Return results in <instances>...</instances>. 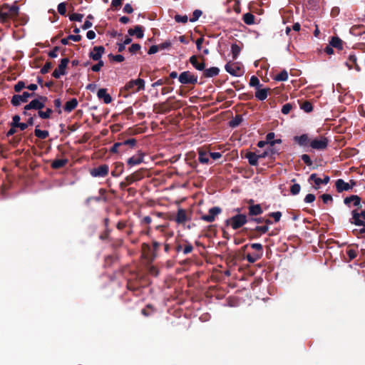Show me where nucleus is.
<instances>
[{
	"label": "nucleus",
	"mask_w": 365,
	"mask_h": 365,
	"mask_svg": "<svg viewBox=\"0 0 365 365\" xmlns=\"http://www.w3.org/2000/svg\"><path fill=\"white\" fill-rule=\"evenodd\" d=\"M190 217L186 210L183 209H178L175 217V222L178 224H185L190 220Z\"/></svg>",
	"instance_id": "16"
},
{
	"label": "nucleus",
	"mask_w": 365,
	"mask_h": 365,
	"mask_svg": "<svg viewBox=\"0 0 365 365\" xmlns=\"http://www.w3.org/2000/svg\"><path fill=\"white\" fill-rule=\"evenodd\" d=\"M58 11L61 15H65L66 12V4L64 3H61L58 6Z\"/></svg>",
	"instance_id": "53"
},
{
	"label": "nucleus",
	"mask_w": 365,
	"mask_h": 365,
	"mask_svg": "<svg viewBox=\"0 0 365 365\" xmlns=\"http://www.w3.org/2000/svg\"><path fill=\"white\" fill-rule=\"evenodd\" d=\"M68 160L66 159H57L53 161L51 167L53 169H58L66 165Z\"/></svg>",
	"instance_id": "30"
},
{
	"label": "nucleus",
	"mask_w": 365,
	"mask_h": 365,
	"mask_svg": "<svg viewBox=\"0 0 365 365\" xmlns=\"http://www.w3.org/2000/svg\"><path fill=\"white\" fill-rule=\"evenodd\" d=\"M33 95V93H29V92H24L21 95H15L12 97L11 103L14 106H19L21 102H27L29 98Z\"/></svg>",
	"instance_id": "13"
},
{
	"label": "nucleus",
	"mask_w": 365,
	"mask_h": 365,
	"mask_svg": "<svg viewBox=\"0 0 365 365\" xmlns=\"http://www.w3.org/2000/svg\"><path fill=\"white\" fill-rule=\"evenodd\" d=\"M292 108V105L289 103H287L282 106V113L287 115L290 112Z\"/></svg>",
	"instance_id": "52"
},
{
	"label": "nucleus",
	"mask_w": 365,
	"mask_h": 365,
	"mask_svg": "<svg viewBox=\"0 0 365 365\" xmlns=\"http://www.w3.org/2000/svg\"><path fill=\"white\" fill-rule=\"evenodd\" d=\"M352 215V221L351 223L356 225H364L365 223V210L361 211L360 213L356 210H353L351 212Z\"/></svg>",
	"instance_id": "11"
},
{
	"label": "nucleus",
	"mask_w": 365,
	"mask_h": 365,
	"mask_svg": "<svg viewBox=\"0 0 365 365\" xmlns=\"http://www.w3.org/2000/svg\"><path fill=\"white\" fill-rule=\"evenodd\" d=\"M359 226H362V227L354 230L353 232L357 237H365V222Z\"/></svg>",
	"instance_id": "35"
},
{
	"label": "nucleus",
	"mask_w": 365,
	"mask_h": 365,
	"mask_svg": "<svg viewBox=\"0 0 365 365\" xmlns=\"http://www.w3.org/2000/svg\"><path fill=\"white\" fill-rule=\"evenodd\" d=\"M302 160L304 163H306L307 165H312V160L309 158V156L307 154H304L302 155Z\"/></svg>",
	"instance_id": "58"
},
{
	"label": "nucleus",
	"mask_w": 365,
	"mask_h": 365,
	"mask_svg": "<svg viewBox=\"0 0 365 365\" xmlns=\"http://www.w3.org/2000/svg\"><path fill=\"white\" fill-rule=\"evenodd\" d=\"M128 34L130 36L136 35V36L139 38L143 37V28L140 26H136L133 29H130L128 30Z\"/></svg>",
	"instance_id": "25"
},
{
	"label": "nucleus",
	"mask_w": 365,
	"mask_h": 365,
	"mask_svg": "<svg viewBox=\"0 0 365 365\" xmlns=\"http://www.w3.org/2000/svg\"><path fill=\"white\" fill-rule=\"evenodd\" d=\"M353 202L354 206L358 207H361V198L358 195H351L349 197H346L344 199V203L346 205H349V203Z\"/></svg>",
	"instance_id": "22"
},
{
	"label": "nucleus",
	"mask_w": 365,
	"mask_h": 365,
	"mask_svg": "<svg viewBox=\"0 0 365 365\" xmlns=\"http://www.w3.org/2000/svg\"><path fill=\"white\" fill-rule=\"evenodd\" d=\"M269 215L274 218L275 222H278L281 218L282 213L280 212H275L270 213Z\"/></svg>",
	"instance_id": "57"
},
{
	"label": "nucleus",
	"mask_w": 365,
	"mask_h": 365,
	"mask_svg": "<svg viewBox=\"0 0 365 365\" xmlns=\"http://www.w3.org/2000/svg\"><path fill=\"white\" fill-rule=\"evenodd\" d=\"M315 200V196L313 194H308L304 198V201L307 203H310L314 202Z\"/></svg>",
	"instance_id": "60"
},
{
	"label": "nucleus",
	"mask_w": 365,
	"mask_h": 365,
	"mask_svg": "<svg viewBox=\"0 0 365 365\" xmlns=\"http://www.w3.org/2000/svg\"><path fill=\"white\" fill-rule=\"evenodd\" d=\"M329 140L324 136H320L310 141V146L315 150H324L327 148Z\"/></svg>",
	"instance_id": "6"
},
{
	"label": "nucleus",
	"mask_w": 365,
	"mask_h": 365,
	"mask_svg": "<svg viewBox=\"0 0 365 365\" xmlns=\"http://www.w3.org/2000/svg\"><path fill=\"white\" fill-rule=\"evenodd\" d=\"M47 98L45 96H39L38 98L31 101L24 107V110L35 109L41 110L45 106Z\"/></svg>",
	"instance_id": "4"
},
{
	"label": "nucleus",
	"mask_w": 365,
	"mask_h": 365,
	"mask_svg": "<svg viewBox=\"0 0 365 365\" xmlns=\"http://www.w3.org/2000/svg\"><path fill=\"white\" fill-rule=\"evenodd\" d=\"M104 63L102 61L99 60L98 63L92 66V71L97 72L101 70V68L103 66Z\"/></svg>",
	"instance_id": "55"
},
{
	"label": "nucleus",
	"mask_w": 365,
	"mask_h": 365,
	"mask_svg": "<svg viewBox=\"0 0 365 365\" xmlns=\"http://www.w3.org/2000/svg\"><path fill=\"white\" fill-rule=\"evenodd\" d=\"M227 72L232 76H240L244 73L242 66L239 63L229 62L225 65Z\"/></svg>",
	"instance_id": "5"
},
{
	"label": "nucleus",
	"mask_w": 365,
	"mask_h": 365,
	"mask_svg": "<svg viewBox=\"0 0 365 365\" xmlns=\"http://www.w3.org/2000/svg\"><path fill=\"white\" fill-rule=\"evenodd\" d=\"M53 110L51 108H47L46 111L38 110V115L43 119L49 118Z\"/></svg>",
	"instance_id": "37"
},
{
	"label": "nucleus",
	"mask_w": 365,
	"mask_h": 365,
	"mask_svg": "<svg viewBox=\"0 0 365 365\" xmlns=\"http://www.w3.org/2000/svg\"><path fill=\"white\" fill-rule=\"evenodd\" d=\"M336 187L338 192H342L344 190H348L351 188L349 183L344 182L341 179H339L336 182Z\"/></svg>",
	"instance_id": "24"
},
{
	"label": "nucleus",
	"mask_w": 365,
	"mask_h": 365,
	"mask_svg": "<svg viewBox=\"0 0 365 365\" xmlns=\"http://www.w3.org/2000/svg\"><path fill=\"white\" fill-rule=\"evenodd\" d=\"M300 108L307 113L312 110V106L309 101L303 102L301 104Z\"/></svg>",
	"instance_id": "42"
},
{
	"label": "nucleus",
	"mask_w": 365,
	"mask_h": 365,
	"mask_svg": "<svg viewBox=\"0 0 365 365\" xmlns=\"http://www.w3.org/2000/svg\"><path fill=\"white\" fill-rule=\"evenodd\" d=\"M309 181H314L315 186V189H318L319 186L322 183V179L317 177V174H312L309 177Z\"/></svg>",
	"instance_id": "34"
},
{
	"label": "nucleus",
	"mask_w": 365,
	"mask_h": 365,
	"mask_svg": "<svg viewBox=\"0 0 365 365\" xmlns=\"http://www.w3.org/2000/svg\"><path fill=\"white\" fill-rule=\"evenodd\" d=\"M294 141L301 146L310 145V140L307 134H303L300 136H295L294 138Z\"/></svg>",
	"instance_id": "21"
},
{
	"label": "nucleus",
	"mask_w": 365,
	"mask_h": 365,
	"mask_svg": "<svg viewBox=\"0 0 365 365\" xmlns=\"http://www.w3.org/2000/svg\"><path fill=\"white\" fill-rule=\"evenodd\" d=\"M148 309H152V306H151V305H150V304L147 305L146 308L143 309L141 310V314H142L143 315H144L145 317H148V316H150V315L151 314V313H150V312H149L148 311Z\"/></svg>",
	"instance_id": "62"
},
{
	"label": "nucleus",
	"mask_w": 365,
	"mask_h": 365,
	"mask_svg": "<svg viewBox=\"0 0 365 365\" xmlns=\"http://www.w3.org/2000/svg\"><path fill=\"white\" fill-rule=\"evenodd\" d=\"M77 105H78L77 100L76 98H72L71 100L66 102L65 107H64V110L66 112L70 113L71 111H72L73 109H75L76 108Z\"/></svg>",
	"instance_id": "28"
},
{
	"label": "nucleus",
	"mask_w": 365,
	"mask_h": 365,
	"mask_svg": "<svg viewBox=\"0 0 365 365\" xmlns=\"http://www.w3.org/2000/svg\"><path fill=\"white\" fill-rule=\"evenodd\" d=\"M145 170V169L142 168V169H140V170L134 172L131 175H128L126 177L127 182H128V183H130V185H131L134 182L138 181V180L143 179L144 178Z\"/></svg>",
	"instance_id": "15"
},
{
	"label": "nucleus",
	"mask_w": 365,
	"mask_h": 365,
	"mask_svg": "<svg viewBox=\"0 0 365 365\" xmlns=\"http://www.w3.org/2000/svg\"><path fill=\"white\" fill-rule=\"evenodd\" d=\"M202 15V11L200 10H195L192 13V16L190 18V21L194 22L197 21L199 17Z\"/></svg>",
	"instance_id": "49"
},
{
	"label": "nucleus",
	"mask_w": 365,
	"mask_h": 365,
	"mask_svg": "<svg viewBox=\"0 0 365 365\" xmlns=\"http://www.w3.org/2000/svg\"><path fill=\"white\" fill-rule=\"evenodd\" d=\"M197 78L189 71H184L179 76V81L183 84H195L197 83Z\"/></svg>",
	"instance_id": "7"
},
{
	"label": "nucleus",
	"mask_w": 365,
	"mask_h": 365,
	"mask_svg": "<svg viewBox=\"0 0 365 365\" xmlns=\"http://www.w3.org/2000/svg\"><path fill=\"white\" fill-rule=\"evenodd\" d=\"M175 21L178 23H183L185 24L187 22L188 18L186 15L181 16V15H176L175 16Z\"/></svg>",
	"instance_id": "44"
},
{
	"label": "nucleus",
	"mask_w": 365,
	"mask_h": 365,
	"mask_svg": "<svg viewBox=\"0 0 365 365\" xmlns=\"http://www.w3.org/2000/svg\"><path fill=\"white\" fill-rule=\"evenodd\" d=\"M262 282V278L261 277H256L253 279V281L251 283V287L252 289H255L256 287L259 285L261 282Z\"/></svg>",
	"instance_id": "51"
},
{
	"label": "nucleus",
	"mask_w": 365,
	"mask_h": 365,
	"mask_svg": "<svg viewBox=\"0 0 365 365\" xmlns=\"http://www.w3.org/2000/svg\"><path fill=\"white\" fill-rule=\"evenodd\" d=\"M19 14V7L16 5L4 4L0 6V20L5 23L11 19L16 18Z\"/></svg>",
	"instance_id": "1"
},
{
	"label": "nucleus",
	"mask_w": 365,
	"mask_h": 365,
	"mask_svg": "<svg viewBox=\"0 0 365 365\" xmlns=\"http://www.w3.org/2000/svg\"><path fill=\"white\" fill-rule=\"evenodd\" d=\"M221 212V209L217 207H212L209 210L208 214L203 215L201 219L207 222H212L215 220L216 216Z\"/></svg>",
	"instance_id": "10"
},
{
	"label": "nucleus",
	"mask_w": 365,
	"mask_h": 365,
	"mask_svg": "<svg viewBox=\"0 0 365 365\" xmlns=\"http://www.w3.org/2000/svg\"><path fill=\"white\" fill-rule=\"evenodd\" d=\"M83 15L80 14H73L70 16V19L71 21H81L83 19Z\"/></svg>",
	"instance_id": "50"
},
{
	"label": "nucleus",
	"mask_w": 365,
	"mask_h": 365,
	"mask_svg": "<svg viewBox=\"0 0 365 365\" xmlns=\"http://www.w3.org/2000/svg\"><path fill=\"white\" fill-rule=\"evenodd\" d=\"M220 70L217 67H211L207 69H204L203 75L206 78H211L218 75Z\"/></svg>",
	"instance_id": "26"
},
{
	"label": "nucleus",
	"mask_w": 365,
	"mask_h": 365,
	"mask_svg": "<svg viewBox=\"0 0 365 365\" xmlns=\"http://www.w3.org/2000/svg\"><path fill=\"white\" fill-rule=\"evenodd\" d=\"M262 212L259 205H254L249 207V213L250 215H257Z\"/></svg>",
	"instance_id": "31"
},
{
	"label": "nucleus",
	"mask_w": 365,
	"mask_h": 365,
	"mask_svg": "<svg viewBox=\"0 0 365 365\" xmlns=\"http://www.w3.org/2000/svg\"><path fill=\"white\" fill-rule=\"evenodd\" d=\"M109 168L107 165H102L91 170L90 173L93 177H105L108 174Z\"/></svg>",
	"instance_id": "8"
},
{
	"label": "nucleus",
	"mask_w": 365,
	"mask_h": 365,
	"mask_svg": "<svg viewBox=\"0 0 365 365\" xmlns=\"http://www.w3.org/2000/svg\"><path fill=\"white\" fill-rule=\"evenodd\" d=\"M140 287V285L138 284H135L133 282H132L130 279H128V283H127V287L128 289H130V290H133V291H135V290H137L138 289V287Z\"/></svg>",
	"instance_id": "47"
},
{
	"label": "nucleus",
	"mask_w": 365,
	"mask_h": 365,
	"mask_svg": "<svg viewBox=\"0 0 365 365\" xmlns=\"http://www.w3.org/2000/svg\"><path fill=\"white\" fill-rule=\"evenodd\" d=\"M250 85L251 86L256 87V88L258 87H262L259 78L255 76L251 77L250 81Z\"/></svg>",
	"instance_id": "41"
},
{
	"label": "nucleus",
	"mask_w": 365,
	"mask_h": 365,
	"mask_svg": "<svg viewBox=\"0 0 365 365\" xmlns=\"http://www.w3.org/2000/svg\"><path fill=\"white\" fill-rule=\"evenodd\" d=\"M170 46H171V43L169 41H165V42L158 45L160 51L168 48Z\"/></svg>",
	"instance_id": "59"
},
{
	"label": "nucleus",
	"mask_w": 365,
	"mask_h": 365,
	"mask_svg": "<svg viewBox=\"0 0 365 365\" xmlns=\"http://www.w3.org/2000/svg\"><path fill=\"white\" fill-rule=\"evenodd\" d=\"M255 230L261 233H266L269 230V227L267 226H258Z\"/></svg>",
	"instance_id": "64"
},
{
	"label": "nucleus",
	"mask_w": 365,
	"mask_h": 365,
	"mask_svg": "<svg viewBox=\"0 0 365 365\" xmlns=\"http://www.w3.org/2000/svg\"><path fill=\"white\" fill-rule=\"evenodd\" d=\"M144 157V153L138 151L135 155L128 159L127 163L130 167L138 165L143 162Z\"/></svg>",
	"instance_id": "12"
},
{
	"label": "nucleus",
	"mask_w": 365,
	"mask_h": 365,
	"mask_svg": "<svg viewBox=\"0 0 365 365\" xmlns=\"http://www.w3.org/2000/svg\"><path fill=\"white\" fill-rule=\"evenodd\" d=\"M160 51L158 45L152 46L148 51V54H154Z\"/></svg>",
	"instance_id": "63"
},
{
	"label": "nucleus",
	"mask_w": 365,
	"mask_h": 365,
	"mask_svg": "<svg viewBox=\"0 0 365 365\" xmlns=\"http://www.w3.org/2000/svg\"><path fill=\"white\" fill-rule=\"evenodd\" d=\"M145 88V81L141 78L130 81L124 86V90L128 93L138 92Z\"/></svg>",
	"instance_id": "2"
},
{
	"label": "nucleus",
	"mask_w": 365,
	"mask_h": 365,
	"mask_svg": "<svg viewBox=\"0 0 365 365\" xmlns=\"http://www.w3.org/2000/svg\"><path fill=\"white\" fill-rule=\"evenodd\" d=\"M52 67V64L50 62H47L45 63V65L43 66V68L41 70V72L43 74L46 73Z\"/></svg>",
	"instance_id": "54"
},
{
	"label": "nucleus",
	"mask_w": 365,
	"mask_h": 365,
	"mask_svg": "<svg viewBox=\"0 0 365 365\" xmlns=\"http://www.w3.org/2000/svg\"><path fill=\"white\" fill-rule=\"evenodd\" d=\"M105 51L103 46H95L90 53V57L94 61H99Z\"/></svg>",
	"instance_id": "18"
},
{
	"label": "nucleus",
	"mask_w": 365,
	"mask_h": 365,
	"mask_svg": "<svg viewBox=\"0 0 365 365\" xmlns=\"http://www.w3.org/2000/svg\"><path fill=\"white\" fill-rule=\"evenodd\" d=\"M140 49V46L138 43H133L131 45V46L129 48V51L131 53H135L138 51Z\"/></svg>",
	"instance_id": "56"
},
{
	"label": "nucleus",
	"mask_w": 365,
	"mask_h": 365,
	"mask_svg": "<svg viewBox=\"0 0 365 365\" xmlns=\"http://www.w3.org/2000/svg\"><path fill=\"white\" fill-rule=\"evenodd\" d=\"M288 78V73L286 71H282L279 74L276 75L274 79L279 81H284Z\"/></svg>",
	"instance_id": "38"
},
{
	"label": "nucleus",
	"mask_w": 365,
	"mask_h": 365,
	"mask_svg": "<svg viewBox=\"0 0 365 365\" xmlns=\"http://www.w3.org/2000/svg\"><path fill=\"white\" fill-rule=\"evenodd\" d=\"M301 187L299 184H294L290 187V192L292 195H297L299 192Z\"/></svg>",
	"instance_id": "46"
},
{
	"label": "nucleus",
	"mask_w": 365,
	"mask_h": 365,
	"mask_svg": "<svg viewBox=\"0 0 365 365\" xmlns=\"http://www.w3.org/2000/svg\"><path fill=\"white\" fill-rule=\"evenodd\" d=\"M190 63L197 70L203 71L205 69V63H198L197 58L195 56H192L190 58Z\"/></svg>",
	"instance_id": "27"
},
{
	"label": "nucleus",
	"mask_w": 365,
	"mask_h": 365,
	"mask_svg": "<svg viewBox=\"0 0 365 365\" xmlns=\"http://www.w3.org/2000/svg\"><path fill=\"white\" fill-rule=\"evenodd\" d=\"M260 155H256L255 153H248L246 154V158L248 160L249 163L252 165H256Z\"/></svg>",
	"instance_id": "29"
},
{
	"label": "nucleus",
	"mask_w": 365,
	"mask_h": 365,
	"mask_svg": "<svg viewBox=\"0 0 365 365\" xmlns=\"http://www.w3.org/2000/svg\"><path fill=\"white\" fill-rule=\"evenodd\" d=\"M142 257L148 262L152 261L155 257L154 251L148 245L143 244L142 246Z\"/></svg>",
	"instance_id": "14"
},
{
	"label": "nucleus",
	"mask_w": 365,
	"mask_h": 365,
	"mask_svg": "<svg viewBox=\"0 0 365 365\" xmlns=\"http://www.w3.org/2000/svg\"><path fill=\"white\" fill-rule=\"evenodd\" d=\"M247 222V217L245 215L239 214L233 216L226 220L227 225H230L232 229L237 230L243 226Z\"/></svg>",
	"instance_id": "3"
},
{
	"label": "nucleus",
	"mask_w": 365,
	"mask_h": 365,
	"mask_svg": "<svg viewBox=\"0 0 365 365\" xmlns=\"http://www.w3.org/2000/svg\"><path fill=\"white\" fill-rule=\"evenodd\" d=\"M262 257L261 253H255L253 255L247 254L246 255L247 259L250 262H255Z\"/></svg>",
	"instance_id": "40"
},
{
	"label": "nucleus",
	"mask_w": 365,
	"mask_h": 365,
	"mask_svg": "<svg viewBox=\"0 0 365 365\" xmlns=\"http://www.w3.org/2000/svg\"><path fill=\"white\" fill-rule=\"evenodd\" d=\"M35 135L40 139H46L48 136V132L47 130H41L40 129H35Z\"/></svg>",
	"instance_id": "36"
},
{
	"label": "nucleus",
	"mask_w": 365,
	"mask_h": 365,
	"mask_svg": "<svg viewBox=\"0 0 365 365\" xmlns=\"http://www.w3.org/2000/svg\"><path fill=\"white\" fill-rule=\"evenodd\" d=\"M354 65H355L356 68L358 69L357 65H356V58L355 56L351 55L349 58V63H347V66L349 68H352Z\"/></svg>",
	"instance_id": "43"
},
{
	"label": "nucleus",
	"mask_w": 365,
	"mask_h": 365,
	"mask_svg": "<svg viewBox=\"0 0 365 365\" xmlns=\"http://www.w3.org/2000/svg\"><path fill=\"white\" fill-rule=\"evenodd\" d=\"M198 160L202 164L209 163L210 154L202 148L198 150Z\"/></svg>",
	"instance_id": "23"
},
{
	"label": "nucleus",
	"mask_w": 365,
	"mask_h": 365,
	"mask_svg": "<svg viewBox=\"0 0 365 365\" xmlns=\"http://www.w3.org/2000/svg\"><path fill=\"white\" fill-rule=\"evenodd\" d=\"M270 88H262L258 87L255 91V97L259 101H264L267 98V93Z\"/></svg>",
	"instance_id": "20"
},
{
	"label": "nucleus",
	"mask_w": 365,
	"mask_h": 365,
	"mask_svg": "<svg viewBox=\"0 0 365 365\" xmlns=\"http://www.w3.org/2000/svg\"><path fill=\"white\" fill-rule=\"evenodd\" d=\"M26 87V84L24 81H19L14 86V91L16 92H20L23 88Z\"/></svg>",
	"instance_id": "48"
},
{
	"label": "nucleus",
	"mask_w": 365,
	"mask_h": 365,
	"mask_svg": "<svg viewBox=\"0 0 365 365\" xmlns=\"http://www.w3.org/2000/svg\"><path fill=\"white\" fill-rule=\"evenodd\" d=\"M240 50L241 49L238 45H237V44L232 45L231 51H232V57L234 59H236L237 58L238 55L240 53Z\"/></svg>",
	"instance_id": "39"
},
{
	"label": "nucleus",
	"mask_w": 365,
	"mask_h": 365,
	"mask_svg": "<svg viewBox=\"0 0 365 365\" xmlns=\"http://www.w3.org/2000/svg\"><path fill=\"white\" fill-rule=\"evenodd\" d=\"M243 21L248 25H252L255 23V16L251 13H246L243 15Z\"/></svg>",
	"instance_id": "33"
},
{
	"label": "nucleus",
	"mask_w": 365,
	"mask_h": 365,
	"mask_svg": "<svg viewBox=\"0 0 365 365\" xmlns=\"http://www.w3.org/2000/svg\"><path fill=\"white\" fill-rule=\"evenodd\" d=\"M322 200L324 203H327L329 202L332 201V197L330 195L328 194H324L322 196Z\"/></svg>",
	"instance_id": "61"
},
{
	"label": "nucleus",
	"mask_w": 365,
	"mask_h": 365,
	"mask_svg": "<svg viewBox=\"0 0 365 365\" xmlns=\"http://www.w3.org/2000/svg\"><path fill=\"white\" fill-rule=\"evenodd\" d=\"M68 62L69 61L66 58L61 59L60 64L53 71L52 76L56 78H58L61 76L64 75Z\"/></svg>",
	"instance_id": "9"
},
{
	"label": "nucleus",
	"mask_w": 365,
	"mask_h": 365,
	"mask_svg": "<svg viewBox=\"0 0 365 365\" xmlns=\"http://www.w3.org/2000/svg\"><path fill=\"white\" fill-rule=\"evenodd\" d=\"M97 96L99 99H103V102L106 104H108L112 101V98L107 93V90L106 88L99 89L97 93Z\"/></svg>",
	"instance_id": "19"
},
{
	"label": "nucleus",
	"mask_w": 365,
	"mask_h": 365,
	"mask_svg": "<svg viewBox=\"0 0 365 365\" xmlns=\"http://www.w3.org/2000/svg\"><path fill=\"white\" fill-rule=\"evenodd\" d=\"M250 247L257 251L256 253H261L262 256V245L259 243H253L250 245Z\"/></svg>",
	"instance_id": "45"
},
{
	"label": "nucleus",
	"mask_w": 365,
	"mask_h": 365,
	"mask_svg": "<svg viewBox=\"0 0 365 365\" xmlns=\"http://www.w3.org/2000/svg\"><path fill=\"white\" fill-rule=\"evenodd\" d=\"M358 253V249L357 247H348L346 250L345 253L344 254V258L346 261H351L355 259L357 256Z\"/></svg>",
	"instance_id": "17"
},
{
	"label": "nucleus",
	"mask_w": 365,
	"mask_h": 365,
	"mask_svg": "<svg viewBox=\"0 0 365 365\" xmlns=\"http://www.w3.org/2000/svg\"><path fill=\"white\" fill-rule=\"evenodd\" d=\"M330 45L332 47L341 49L342 48V41L338 37H332Z\"/></svg>",
	"instance_id": "32"
}]
</instances>
